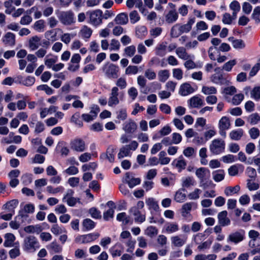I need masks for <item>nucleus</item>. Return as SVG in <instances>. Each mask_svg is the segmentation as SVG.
Segmentation results:
<instances>
[{"label":"nucleus","instance_id":"nucleus-1","mask_svg":"<svg viewBox=\"0 0 260 260\" xmlns=\"http://www.w3.org/2000/svg\"><path fill=\"white\" fill-rule=\"evenodd\" d=\"M208 173L210 175V171L206 168H200L196 170V174L200 180V186L203 187L204 189L213 184L211 180H207L205 178L206 173Z\"/></svg>","mask_w":260,"mask_h":260},{"label":"nucleus","instance_id":"nucleus-2","mask_svg":"<svg viewBox=\"0 0 260 260\" xmlns=\"http://www.w3.org/2000/svg\"><path fill=\"white\" fill-rule=\"evenodd\" d=\"M225 144L221 139H214L210 145L211 152L215 155L219 154L224 151Z\"/></svg>","mask_w":260,"mask_h":260},{"label":"nucleus","instance_id":"nucleus-3","mask_svg":"<svg viewBox=\"0 0 260 260\" xmlns=\"http://www.w3.org/2000/svg\"><path fill=\"white\" fill-rule=\"evenodd\" d=\"M103 68L104 71L105 70V74L108 78L116 79L118 77L119 69L118 66L107 62Z\"/></svg>","mask_w":260,"mask_h":260},{"label":"nucleus","instance_id":"nucleus-4","mask_svg":"<svg viewBox=\"0 0 260 260\" xmlns=\"http://www.w3.org/2000/svg\"><path fill=\"white\" fill-rule=\"evenodd\" d=\"M24 242V249L27 250L34 249L36 250V249L40 248V245L37 239L34 236H29L25 238Z\"/></svg>","mask_w":260,"mask_h":260},{"label":"nucleus","instance_id":"nucleus-5","mask_svg":"<svg viewBox=\"0 0 260 260\" xmlns=\"http://www.w3.org/2000/svg\"><path fill=\"white\" fill-rule=\"evenodd\" d=\"M245 235V231L243 229H239L237 231L231 233L229 236L228 240L235 244H237L244 239Z\"/></svg>","mask_w":260,"mask_h":260},{"label":"nucleus","instance_id":"nucleus-6","mask_svg":"<svg viewBox=\"0 0 260 260\" xmlns=\"http://www.w3.org/2000/svg\"><path fill=\"white\" fill-rule=\"evenodd\" d=\"M59 18L64 25H71L74 22V14L71 11L61 12Z\"/></svg>","mask_w":260,"mask_h":260},{"label":"nucleus","instance_id":"nucleus-7","mask_svg":"<svg viewBox=\"0 0 260 260\" xmlns=\"http://www.w3.org/2000/svg\"><path fill=\"white\" fill-rule=\"evenodd\" d=\"M71 148L78 152H82L85 150V142L81 139H75L71 142Z\"/></svg>","mask_w":260,"mask_h":260},{"label":"nucleus","instance_id":"nucleus-8","mask_svg":"<svg viewBox=\"0 0 260 260\" xmlns=\"http://www.w3.org/2000/svg\"><path fill=\"white\" fill-rule=\"evenodd\" d=\"M86 14L89 15L90 20L92 23H98V18L100 22H102L103 12L101 10L97 9L93 11H87Z\"/></svg>","mask_w":260,"mask_h":260},{"label":"nucleus","instance_id":"nucleus-9","mask_svg":"<svg viewBox=\"0 0 260 260\" xmlns=\"http://www.w3.org/2000/svg\"><path fill=\"white\" fill-rule=\"evenodd\" d=\"M192 207L196 208L197 204L195 202H188L183 204L181 208V215L184 218H187L188 215L191 217L190 211L191 210Z\"/></svg>","mask_w":260,"mask_h":260},{"label":"nucleus","instance_id":"nucleus-10","mask_svg":"<svg viewBox=\"0 0 260 260\" xmlns=\"http://www.w3.org/2000/svg\"><path fill=\"white\" fill-rule=\"evenodd\" d=\"M194 91L193 88L188 83L185 82L182 84L179 88V94L182 96L188 95Z\"/></svg>","mask_w":260,"mask_h":260},{"label":"nucleus","instance_id":"nucleus-11","mask_svg":"<svg viewBox=\"0 0 260 260\" xmlns=\"http://www.w3.org/2000/svg\"><path fill=\"white\" fill-rule=\"evenodd\" d=\"M196 18L195 17L190 18L189 19L187 23L184 24H179V31H180L181 35L183 33H187L189 32L192 28V26L195 22Z\"/></svg>","mask_w":260,"mask_h":260},{"label":"nucleus","instance_id":"nucleus-12","mask_svg":"<svg viewBox=\"0 0 260 260\" xmlns=\"http://www.w3.org/2000/svg\"><path fill=\"white\" fill-rule=\"evenodd\" d=\"M228 212L224 210L219 212L218 214L219 224L222 226H227L230 224V219L227 217Z\"/></svg>","mask_w":260,"mask_h":260},{"label":"nucleus","instance_id":"nucleus-13","mask_svg":"<svg viewBox=\"0 0 260 260\" xmlns=\"http://www.w3.org/2000/svg\"><path fill=\"white\" fill-rule=\"evenodd\" d=\"M3 41L5 45L13 46L15 44V35L11 32H7L3 38Z\"/></svg>","mask_w":260,"mask_h":260},{"label":"nucleus","instance_id":"nucleus-14","mask_svg":"<svg viewBox=\"0 0 260 260\" xmlns=\"http://www.w3.org/2000/svg\"><path fill=\"white\" fill-rule=\"evenodd\" d=\"M137 125L136 123L132 119H129L128 122L125 123L123 125V129L127 133H133L136 130Z\"/></svg>","mask_w":260,"mask_h":260},{"label":"nucleus","instance_id":"nucleus-15","mask_svg":"<svg viewBox=\"0 0 260 260\" xmlns=\"http://www.w3.org/2000/svg\"><path fill=\"white\" fill-rule=\"evenodd\" d=\"M166 21L168 23H173L178 18V14L176 10H171L166 15Z\"/></svg>","mask_w":260,"mask_h":260},{"label":"nucleus","instance_id":"nucleus-16","mask_svg":"<svg viewBox=\"0 0 260 260\" xmlns=\"http://www.w3.org/2000/svg\"><path fill=\"white\" fill-rule=\"evenodd\" d=\"M100 235L99 233H91L83 235L84 240L81 242L82 244L88 243L96 240Z\"/></svg>","mask_w":260,"mask_h":260},{"label":"nucleus","instance_id":"nucleus-17","mask_svg":"<svg viewBox=\"0 0 260 260\" xmlns=\"http://www.w3.org/2000/svg\"><path fill=\"white\" fill-rule=\"evenodd\" d=\"M182 188H180V190L184 192L186 191V190L185 188H188L190 186H193L196 183L192 177L188 176L185 178H182Z\"/></svg>","mask_w":260,"mask_h":260},{"label":"nucleus","instance_id":"nucleus-18","mask_svg":"<svg viewBox=\"0 0 260 260\" xmlns=\"http://www.w3.org/2000/svg\"><path fill=\"white\" fill-rule=\"evenodd\" d=\"M114 20L117 24L121 25L126 24L128 21V15L125 13H121L116 16Z\"/></svg>","mask_w":260,"mask_h":260},{"label":"nucleus","instance_id":"nucleus-19","mask_svg":"<svg viewBox=\"0 0 260 260\" xmlns=\"http://www.w3.org/2000/svg\"><path fill=\"white\" fill-rule=\"evenodd\" d=\"M146 204L148 206L149 210L153 209L157 212L159 211V207L157 201H155L153 198H149L146 200Z\"/></svg>","mask_w":260,"mask_h":260},{"label":"nucleus","instance_id":"nucleus-20","mask_svg":"<svg viewBox=\"0 0 260 260\" xmlns=\"http://www.w3.org/2000/svg\"><path fill=\"white\" fill-rule=\"evenodd\" d=\"M5 240L4 243V246L6 247L13 246V242L15 240V237L12 233H7L5 235Z\"/></svg>","mask_w":260,"mask_h":260},{"label":"nucleus","instance_id":"nucleus-21","mask_svg":"<svg viewBox=\"0 0 260 260\" xmlns=\"http://www.w3.org/2000/svg\"><path fill=\"white\" fill-rule=\"evenodd\" d=\"M55 30L56 31H55L54 29H51L46 31L45 33V38L48 40H51L52 42L55 41L57 40V31H62V30L60 28H56Z\"/></svg>","mask_w":260,"mask_h":260},{"label":"nucleus","instance_id":"nucleus-22","mask_svg":"<svg viewBox=\"0 0 260 260\" xmlns=\"http://www.w3.org/2000/svg\"><path fill=\"white\" fill-rule=\"evenodd\" d=\"M116 149L112 145L109 146L106 150V158L110 162H113L115 160V153Z\"/></svg>","mask_w":260,"mask_h":260},{"label":"nucleus","instance_id":"nucleus-23","mask_svg":"<svg viewBox=\"0 0 260 260\" xmlns=\"http://www.w3.org/2000/svg\"><path fill=\"white\" fill-rule=\"evenodd\" d=\"M83 228V231H89L94 229L95 226V223L89 218H86L83 220L82 222Z\"/></svg>","mask_w":260,"mask_h":260},{"label":"nucleus","instance_id":"nucleus-24","mask_svg":"<svg viewBox=\"0 0 260 260\" xmlns=\"http://www.w3.org/2000/svg\"><path fill=\"white\" fill-rule=\"evenodd\" d=\"M244 131L242 128L233 130L230 133V137L232 140H239L243 135Z\"/></svg>","mask_w":260,"mask_h":260},{"label":"nucleus","instance_id":"nucleus-25","mask_svg":"<svg viewBox=\"0 0 260 260\" xmlns=\"http://www.w3.org/2000/svg\"><path fill=\"white\" fill-rule=\"evenodd\" d=\"M41 39L37 36L31 37L29 41V46L31 50H35L38 48L39 44L38 43L40 41Z\"/></svg>","mask_w":260,"mask_h":260},{"label":"nucleus","instance_id":"nucleus-26","mask_svg":"<svg viewBox=\"0 0 260 260\" xmlns=\"http://www.w3.org/2000/svg\"><path fill=\"white\" fill-rule=\"evenodd\" d=\"M189 101L191 106L194 108H198L204 105L203 100L197 96H193L191 98Z\"/></svg>","mask_w":260,"mask_h":260},{"label":"nucleus","instance_id":"nucleus-27","mask_svg":"<svg viewBox=\"0 0 260 260\" xmlns=\"http://www.w3.org/2000/svg\"><path fill=\"white\" fill-rule=\"evenodd\" d=\"M136 34L138 38L142 39L147 34V29L145 26H140L136 29Z\"/></svg>","mask_w":260,"mask_h":260},{"label":"nucleus","instance_id":"nucleus-28","mask_svg":"<svg viewBox=\"0 0 260 260\" xmlns=\"http://www.w3.org/2000/svg\"><path fill=\"white\" fill-rule=\"evenodd\" d=\"M219 128L229 129L230 126L229 118L226 116H223L219 121Z\"/></svg>","mask_w":260,"mask_h":260},{"label":"nucleus","instance_id":"nucleus-29","mask_svg":"<svg viewBox=\"0 0 260 260\" xmlns=\"http://www.w3.org/2000/svg\"><path fill=\"white\" fill-rule=\"evenodd\" d=\"M118 247L120 249L123 248L122 245L120 243H117L114 246L110 249V251L113 257L116 256H120L122 254V251L121 249H115V247Z\"/></svg>","mask_w":260,"mask_h":260},{"label":"nucleus","instance_id":"nucleus-30","mask_svg":"<svg viewBox=\"0 0 260 260\" xmlns=\"http://www.w3.org/2000/svg\"><path fill=\"white\" fill-rule=\"evenodd\" d=\"M18 204V201L17 199L12 200L6 203L4 207L5 209H7L9 210H13V212L14 213V209L15 208Z\"/></svg>","mask_w":260,"mask_h":260},{"label":"nucleus","instance_id":"nucleus-31","mask_svg":"<svg viewBox=\"0 0 260 260\" xmlns=\"http://www.w3.org/2000/svg\"><path fill=\"white\" fill-rule=\"evenodd\" d=\"M240 189L239 185H237L234 187L228 186L224 189V193L226 196H229L232 193H237Z\"/></svg>","mask_w":260,"mask_h":260},{"label":"nucleus","instance_id":"nucleus-32","mask_svg":"<svg viewBox=\"0 0 260 260\" xmlns=\"http://www.w3.org/2000/svg\"><path fill=\"white\" fill-rule=\"evenodd\" d=\"M216 172L217 173L213 176V179L215 182H218L224 179V172L223 170H218L213 172V174H214Z\"/></svg>","mask_w":260,"mask_h":260},{"label":"nucleus","instance_id":"nucleus-33","mask_svg":"<svg viewBox=\"0 0 260 260\" xmlns=\"http://www.w3.org/2000/svg\"><path fill=\"white\" fill-rule=\"evenodd\" d=\"M80 32L83 38L89 39L92 35V30L87 26L84 25Z\"/></svg>","mask_w":260,"mask_h":260},{"label":"nucleus","instance_id":"nucleus-34","mask_svg":"<svg viewBox=\"0 0 260 260\" xmlns=\"http://www.w3.org/2000/svg\"><path fill=\"white\" fill-rule=\"evenodd\" d=\"M89 213L92 218L94 219H101V212L95 207H92L89 209Z\"/></svg>","mask_w":260,"mask_h":260},{"label":"nucleus","instance_id":"nucleus-35","mask_svg":"<svg viewBox=\"0 0 260 260\" xmlns=\"http://www.w3.org/2000/svg\"><path fill=\"white\" fill-rule=\"evenodd\" d=\"M159 80L161 82H165L170 76L169 71L167 70L160 71L158 72Z\"/></svg>","mask_w":260,"mask_h":260},{"label":"nucleus","instance_id":"nucleus-36","mask_svg":"<svg viewBox=\"0 0 260 260\" xmlns=\"http://www.w3.org/2000/svg\"><path fill=\"white\" fill-rule=\"evenodd\" d=\"M145 234L150 237H153L158 234V230L155 226H149L145 231Z\"/></svg>","mask_w":260,"mask_h":260},{"label":"nucleus","instance_id":"nucleus-37","mask_svg":"<svg viewBox=\"0 0 260 260\" xmlns=\"http://www.w3.org/2000/svg\"><path fill=\"white\" fill-rule=\"evenodd\" d=\"M178 26H179V23H177L171 28L170 32L171 37L176 38L181 35Z\"/></svg>","mask_w":260,"mask_h":260},{"label":"nucleus","instance_id":"nucleus-38","mask_svg":"<svg viewBox=\"0 0 260 260\" xmlns=\"http://www.w3.org/2000/svg\"><path fill=\"white\" fill-rule=\"evenodd\" d=\"M71 121L72 122L75 123L76 124L78 125L80 127L83 126V122L80 119V113L76 112L74 114L71 118Z\"/></svg>","mask_w":260,"mask_h":260},{"label":"nucleus","instance_id":"nucleus-39","mask_svg":"<svg viewBox=\"0 0 260 260\" xmlns=\"http://www.w3.org/2000/svg\"><path fill=\"white\" fill-rule=\"evenodd\" d=\"M202 91L205 94H216L217 93V89L214 86L208 87L206 86H203L202 89Z\"/></svg>","mask_w":260,"mask_h":260},{"label":"nucleus","instance_id":"nucleus-40","mask_svg":"<svg viewBox=\"0 0 260 260\" xmlns=\"http://www.w3.org/2000/svg\"><path fill=\"white\" fill-rule=\"evenodd\" d=\"M251 97L256 101L260 100V86H255L251 91Z\"/></svg>","mask_w":260,"mask_h":260},{"label":"nucleus","instance_id":"nucleus-41","mask_svg":"<svg viewBox=\"0 0 260 260\" xmlns=\"http://www.w3.org/2000/svg\"><path fill=\"white\" fill-rule=\"evenodd\" d=\"M260 6L256 7L253 11L252 14V18L255 20L256 23H260Z\"/></svg>","mask_w":260,"mask_h":260},{"label":"nucleus","instance_id":"nucleus-42","mask_svg":"<svg viewBox=\"0 0 260 260\" xmlns=\"http://www.w3.org/2000/svg\"><path fill=\"white\" fill-rule=\"evenodd\" d=\"M249 121L251 124L255 125L260 121V116L257 113L251 114L249 117Z\"/></svg>","mask_w":260,"mask_h":260},{"label":"nucleus","instance_id":"nucleus-43","mask_svg":"<svg viewBox=\"0 0 260 260\" xmlns=\"http://www.w3.org/2000/svg\"><path fill=\"white\" fill-rule=\"evenodd\" d=\"M130 150L127 148V146H122L120 149L119 152L118 153V158L119 159H121V158L124 157V156H127L128 155Z\"/></svg>","mask_w":260,"mask_h":260},{"label":"nucleus","instance_id":"nucleus-44","mask_svg":"<svg viewBox=\"0 0 260 260\" xmlns=\"http://www.w3.org/2000/svg\"><path fill=\"white\" fill-rule=\"evenodd\" d=\"M247 176L252 180H254L257 176L256 170L251 167H248L246 169Z\"/></svg>","mask_w":260,"mask_h":260},{"label":"nucleus","instance_id":"nucleus-45","mask_svg":"<svg viewBox=\"0 0 260 260\" xmlns=\"http://www.w3.org/2000/svg\"><path fill=\"white\" fill-rule=\"evenodd\" d=\"M236 64V61L235 59L230 60L224 64L222 67V70L230 72Z\"/></svg>","mask_w":260,"mask_h":260},{"label":"nucleus","instance_id":"nucleus-46","mask_svg":"<svg viewBox=\"0 0 260 260\" xmlns=\"http://www.w3.org/2000/svg\"><path fill=\"white\" fill-rule=\"evenodd\" d=\"M129 18L131 22L134 24L139 21L140 17L139 16L138 12L136 10L132 11L129 14Z\"/></svg>","mask_w":260,"mask_h":260},{"label":"nucleus","instance_id":"nucleus-47","mask_svg":"<svg viewBox=\"0 0 260 260\" xmlns=\"http://www.w3.org/2000/svg\"><path fill=\"white\" fill-rule=\"evenodd\" d=\"M244 95L242 93L235 94L232 99V103L234 105H239L244 99Z\"/></svg>","mask_w":260,"mask_h":260},{"label":"nucleus","instance_id":"nucleus-48","mask_svg":"<svg viewBox=\"0 0 260 260\" xmlns=\"http://www.w3.org/2000/svg\"><path fill=\"white\" fill-rule=\"evenodd\" d=\"M12 0L7 1L4 3V6L7 8L5 10V13L7 14H11L15 9V7L12 6Z\"/></svg>","mask_w":260,"mask_h":260},{"label":"nucleus","instance_id":"nucleus-49","mask_svg":"<svg viewBox=\"0 0 260 260\" xmlns=\"http://www.w3.org/2000/svg\"><path fill=\"white\" fill-rule=\"evenodd\" d=\"M180 189L176 192L175 199L177 202L181 203L186 199V196L185 193L181 192Z\"/></svg>","mask_w":260,"mask_h":260},{"label":"nucleus","instance_id":"nucleus-50","mask_svg":"<svg viewBox=\"0 0 260 260\" xmlns=\"http://www.w3.org/2000/svg\"><path fill=\"white\" fill-rule=\"evenodd\" d=\"M167 53L166 46L165 45L161 44L156 48V54L159 56L163 57Z\"/></svg>","mask_w":260,"mask_h":260},{"label":"nucleus","instance_id":"nucleus-51","mask_svg":"<svg viewBox=\"0 0 260 260\" xmlns=\"http://www.w3.org/2000/svg\"><path fill=\"white\" fill-rule=\"evenodd\" d=\"M114 210L113 209H109L108 210L105 211L103 213V218L105 221L109 220L110 218H112L114 217Z\"/></svg>","mask_w":260,"mask_h":260},{"label":"nucleus","instance_id":"nucleus-52","mask_svg":"<svg viewBox=\"0 0 260 260\" xmlns=\"http://www.w3.org/2000/svg\"><path fill=\"white\" fill-rule=\"evenodd\" d=\"M4 140L7 144H11L12 143L19 144L22 141V137L20 136L17 135L13 137L12 140H9L8 138H5Z\"/></svg>","mask_w":260,"mask_h":260},{"label":"nucleus","instance_id":"nucleus-53","mask_svg":"<svg viewBox=\"0 0 260 260\" xmlns=\"http://www.w3.org/2000/svg\"><path fill=\"white\" fill-rule=\"evenodd\" d=\"M172 242L175 246L177 247H181L184 244V242L178 236L172 237Z\"/></svg>","mask_w":260,"mask_h":260},{"label":"nucleus","instance_id":"nucleus-54","mask_svg":"<svg viewBox=\"0 0 260 260\" xmlns=\"http://www.w3.org/2000/svg\"><path fill=\"white\" fill-rule=\"evenodd\" d=\"M233 46L236 49H243L245 48V44L244 42L241 39H236L233 41Z\"/></svg>","mask_w":260,"mask_h":260},{"label":"nucleus","instance_id":"nucleus-55","mask_svg":"<svg viewBox=\"0 0 260 260\" xmlns=\"http://www.w3.org/2000/svg\"><path fill=\"white\" fill-rule=\"evenodd\" d=\"M249 133L251 138L252 139H255L259 136V131L256 127H252L250 128L249 131Z\"/></svg>","mask_w":260,"mask_h":260},{"label":"nucleus","instance_id":"nucleus-56","mask_svg":"<svg viewBox=\"0 0 260 260\" xmlns=\"http://www.w3.org/2000/svg\"><path fill=\"white\" fill-rule=\"evenodd\" d=\"M178 225L176 223H172L167 226L166 231L169 233H172L178 231Z\"/></svg>","mask_w":260,"mask_h":260},{"label":"nucleus","instance_id":"nucleus-57","mask_svg":"<svg viewBox=\"0 0 260 260\" xmlns=\"http://www.w3.org/2000/svg\"><path fill=\"white\" fill-rule=\"evenodd\" d=\"M233 18L231 16L230 13H225L223 15L222 22L225 24H231L232 22Z\"/></svg>","mask_w":260,"mask_h":260},{"label":"nucleus","instance_id":"nucleus-58","mask_svg":"<svg viewBox=\"0 0 260 260\" xmlns=\"http://www.w3.org/2000/svg\"><path fill=\"white\" fill-rule=\"evenodd\" d=\"M201 190L199 188H196L194 190L188 194V198L190 200H196L199 198V194Z\"/></svg>","mask_w":260,"mask_h":260},{"label":"nucleus","instance_id":"nucleus-59","mask_svg":"<svg viewBox=\"0 0 260 260\" xmlns=\"http://www.w3.org/2000/svg\"><path fill=\"white\" fill-rule=\"evenodd\" d=\"M35 78L32 76H27L25 79H23V85L26 86H31L35 82Z\"/></svg>","mask_w":260,"mask_h":260},{"label":"nucleus","instance_id":"nucleus-60","mask_svg":"<svg viewBox=\"0 0 260 260\" xmlns=\"http://www.w3.org/2000/svg\"><path fill=\"white\" fill-rule=\"evenodd\" d=\"M141 179L140 178H132L131 180H129L128 185L129 188H132L134 186L139 185L141 183Z\"/></svg>","mask_w":260,"mask_h":260},{"label":"nucleus","instance_id":"nucleus-61","mask_svg":"<svg viewBox=\"0 0 260 260\" xmlns=\"http://www.w3.org/2000/svg\"><path fill=\"white\" fill-rule=\"evenodd\" d=\"M51 248L55 253H60L62 251V247L57 244L56 241L52 242L50 244Z\"/></svg>","mask_w":260,"mask_h":260},{"label":"nucleus","instance_id":"nucleus-62","mask_svg":"<svg viewBox=\"0 0 260 260\" xmlns=\"http://www.w3.org/2000/svg\"><path fill=\"white\" fill-rule=\"evenodd\" d=\"M173 75L177 80H181L183 77V72L180 69H174L173 70Z\"/></svg>","mask_w":260,"mask_h":260},{"label":"nucleus","instance_id":"nucleus-63","mask_svg":"<svg viewBox=\"0 0 260 260\" xmlns=\"http://www.w3.org/2000/svg\"><path fill=\"white\" fill-rule=\"evenodd\" d=\"M22 182L24 185H27L32 182V175L31 174H25L22 176Z\"/></svg>","mask_w":260,"mask_h":260},{"label":"nucleus","instance_id":"nucleus-64","mask_svg":"<svg viewBox=\"0 0 260 260\" xmlns=\"http://www.w3.org/2000/svg\"><path fill=\"white\" fill-rule=\"evenodd\" d=\"M126 55L129 57L134 56L136 52V48L134 45L126 47L124 49Z\"/></svg>","mask_w":260,"mask_h":260}]
</instances>
